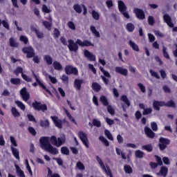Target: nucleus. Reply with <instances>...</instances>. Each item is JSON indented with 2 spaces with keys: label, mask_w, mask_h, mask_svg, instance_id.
Wrapping results in <instances>:
<instances>
[{
  "label": "nucleus",
  "mask_w": 177,
  "mask_h": 177,
  "mask_svg": "<svg viewBox=\"0 0 177 177\" xmlns=\"http://www.w3.org/2000/svg\"><path fill=\"white\" fill-rule=\"evenodd\" d=\"M20 95L24 102H28L30 100V93L27 91V88L24 87L21 88L20 91Z\"/></svg>",
  "instance_id": "nucleus-9"
},
{
  "label": "nucleus",
  "mask_w": 177,
  "mask_h": 177,
  "mask_svg": "<svg viewBox=\"0 0 177 177\" xmlns=\"http://www.w3.org/2000/svg\"><path fill=\"white\" fill-rule=\"evenodd\" d=\"M11 113L13 117H15V118H17V117H20V112H19V111H17V109L15 107H12Z\"/></svg>",
  "instance_id": "nucleus-28"
},
{
  "label": "nucleus",
  "mask_w": 177,
  "mask_h": 177,
  "mask_svg": "<svg viewBox=\"0 0 177 177\" xmlns=\"http://www.w3.org/2000/svg\"><path fill=\"white\" fill-rule=\"evenodd\" d=\"M124 171L126 172V174H132V172H133L132 167H131L128 165H126L124 166Z\"/></svg>",
  "instance_id": "nucleus-43"
},
{
  "label": "nucleus",
  "mask_w": 177,
  "mask_h": 177,
  "mask_svg": "<svg viewBox=\"0 0 177 177\" xmlns=\"http://www.w3.org/2000/svg\"><path fill=\"white\" fill-rule=\"evenodd\" d=\"M162 53H163V56H164V57H165V59H171L169 57V54H168V52H167V47H165V46H162Z\"/></svg>",
  "instance_id": "nucleus-39"
},
{
  "label": "nucleus",
  "mask_w": 177,
  "mask_h": 177,
  "mask_svg": "<svg viewBox=\"0 0 177 177\" xmlns=\"http://www.w3.org/2000/svg\"><path fill=\"white\" fill-rule=\"evenodd\" d=\"M32 75H33L34 78L35 79L36 82H37L38 85L41 88H42V89L46 91V92H47V93H49V95H52V93L50 92V91H49V89H48L46 88V86H45V85L40 81V80L38 79V76L36 75V74L34 73V71H32Z\"/></svg>",
  "instance_id": "nucleus-8"
},
{
  "label": "nucleus",
  "mask_w": 177,
  "mask_h": 177,
  "mask_svg": "<svg viewBox=\"0 0 177 177\" xmlns=\"http://www.w3.org/2000/svg\"><path fill=\"white\" fill-rule=\"evenodd\" d=\"M107 111L109 113V114H111V115H114V114H115V111L111 105L107 106Z\"/></svg>",
  "instance_id": "nucleus-49"
},
{
  "label": "nucleus",
  "mask_w": 177,
  "mask_h": 177,
  "mask_svg": "<svg viewBox=\"0 0 177 177\" xmlns=\"http://www.w3.org/2000/svg\"><path fill=\"white\" fill-rule=\"evenodd\" d=\"M120 100H122V102H124V103L127 104V107H129V106H131V102H129V100H128V97H127V95H122L120 97Z\"/></svg>",
  "instance_id": "nucleus-27"
},
{
  "label": "nucleus",
  "mask_w": 177,
  "mask_h": 177,
  "mask_svg": "<svg viewBox=\"0 0 177 177\" xmlns=\"http://www.w3.org/2000/svg\"><path fill=\"white\" fill-rule=\"evenodd\" d=\"M15 104L17 105L18 107H19V109H22L23 111L26 110V105H24V104L21 102V101H15Z\"/></svg>",
  "instance_id": "nucleus-38"
},
{
  "label": "nucleus",
  "mask_w": 177,
  "mask_h": 177,
  "mask_svg": "<svg viewBox=\"0 0 177 177\" xmlns=\"http://www.w3.org/2000/svg\"><path fill=\"white\" fill-rule=\"evenodd\" d=\"M82 8H83V10H84L83 15H86V13H88V9L85 6V5L82 4L80 6V4H75L73 6V9H74V10H75V12L77 13H82Z\"/></svg>",
  "instance_id": "nucleus-7"
},
{
  "label": "nucleus",
  "mask_w": 177,
  "mask_h": 177,
  "mask_svg": "<svg viewBox=\"0 0 177 177\" xmlns=\"http://www.w3.org/2000/svg\"><path fill=\"white\" fill-rule=\"evenodd\" d=\"M84 53L85 57H87V59L91 62H95L96 60V56L92 54V53L89 52V50H84Z\"/></svg>",
  "instance_id": "nucleus-15"
},
{
  "label": "nucleus",
  "mask_w": 177,
  "mask_h": 177,
  "mask_svg": "<svg viewBox=\"0 0 177 177\" xmlns=\"http://www.w3.org/2000/svg\"><path fill=\"white\" fill-rule=\"evenodd\" d=\"M51 119L53 120L57 128H59V129H62V128H63V122L62 121V120H59V118H57V116H51Z\"/></svg>",
  "instance_id": "nucleus-13"
},
{
  "label": "nucleus",
  "mask_w": 177,
  "mask_h": 177,
  "mask_svg": "<svg viewBox=\"0 0 177 177\" xmlns=\"http://www.w3.org/2000/svg\"><path fill=\"white\" fill-rule=\"evenodd\" d=\"M44 59L48 66L53 63V59L50 55H44Z\"/></svg>",
  "instance_id": "nucleus-26"
},
{
  "label": "nucleus",
  "mask_w": 177,
  "mask_h": 177,
  "mask_svg": "<svg viewBox=\"0 0 177 177\" xmlns=\"http://www.w3.org/2000/svg\"><path fill=\"white\" fill-rule=\"evenodd\" d=\"M165 106H166L167 107H173V109H175V107H176V106L175 105V102L172 100H170L167 103L165 102Z\"/></svg>",
  "instance_id": "nucleus-42"
},
{
  "label": "nucleus",
  "mask_w": 177,
  "mask_h": 177,
  "mask_svg": "<svg viewBox=\"0 0 177 177\" xmlns=\"http://www.w3.org/2000/svg\"><path fill=\"white\" fill-rule=\"evenodd\" d=\"M22 52L26 55L28 59H31L35 56V50L32 46L24 47L22 48Z\"/></svg>",
  "instance_id": "nucleus-3"
},
{
  "label": "nucleus",
  "mask_w": 177,
  "mask_h": 177,
  "mask_svg": "<svg viewBox=\"0 0 177 177\" xmlns=\"http://www.w3.org/2000/svg\"><path fill=\"white\" fill-rule=\"evenodd\" d=\"M40 126H41L43 128H48V127H49V120H41Z\"/></svg>",
  "instance_id": "nucleus-37"
},
{
  "label": "nucleus",
  "mask_w": 177,
  "mask_h": 177,
  "mask_svg": "<svg viewBox=\"0 0 177 177\" xmlns=\"http://www.w3.org/2000/svg\"><path fill=\"white\" fill-rule=\"evenodd\" d=\"M43 26H44V27L48 30V31H50V30H52V23L51 22H48L46 21H44L42 22Z\"/></svg>",
  "instance_id": "nucleus-31"
},
{
  "label": "nucleus",
  "mask_w": 177,
  "mask_h": 177,
  "mask_svg": "<svg viewBox=\"0 0 177 177\" xmlns=\"http://www.w3.org/2000/svg\"><path fill=\"white\" fill-rule=\"evenodd\" d=\"M64 112L67 115L68 118L70 120V121L73 122V124H77V122H75V119L73 118V116L71 115V114H70V113L68 112V111H67V109H64Z\"/></svg>",
  "instance_id": "nucleus-30"
},
{
  "label": "nucleus",
  "mask_w": 177,
  "mask_h": 177,
  "mask_svg": "<svg viewBox=\"0 0 177 177\" xmlns=\"http://www.w3.org/2000/svg\"><path fill=\"white\" fill-rule=\"evenodd\" d=\"M151 113H153V109L151 108L145 109V110L142 111L143 115H148V114H151Z\"/></svg>",
  "instance_id": "nucleus-52"
},
{
  "label": "nucleus",
  "mask_w": 177,
  "mask_h": 177,
  "mask_svg": "<svg viewBox=\"0 0 177 177\" xmlns=\"http://www.w3.org/2000/svg\"><path fill=\"white\" fill-rule=\"evenodd\" d=\"M68 42V48L70 52H78V45L79 46H82L83 48L84 46H93V44L89 41V40H84L82 41L81 39H77V41L75 42L74 40L69 39Z\"/></svg>",
  "instance_id": "nucleus-2"
},
{
  "label": "nucleus",
  "mask_w": 177,
  "mask_h": 177,
  "mask_svg": "<svg viewBox=\"0 0 177 177\" xmlns=\"http://www.w3.org/2000/svg\"><path fill=\"white\" fill-rule=\"evenodd\" d=\"M151 129H153V131H158V127L157 126V123L156 122H151Z\"/></svg>",
  "instance_id": "nucleus-60"
},
{
  "label": "nucleus",
  "mask_w": 177,
  "mask_h": 177,
  "mask_svg": "<svg viewBox=\"0 0 177 177\" xmlns=\"http://www.w3.org/2000/svg\"><path fill=\"white\" fill-rule=\"evenodd\" d=\"M143 156H145V153L140 150H137L136 151V157L137 158H143Z\"/></svg>",
  "instance_id": "nucleus-44"
},
{
  "label": "nucleus",
  "mask_w": 177,
  "mask_h": 177,
  "mask_svg": "<svg viewBox=\"0 0 177 177\" xmlns=\"http://www.w3.org/2000/svg\"><path fill=\"white\" fill-rule=\"evenodd\" d=\"M37 38H44V32H40L39 30H38L36 32H35Z\"/></svg>",
  "instance_id": "nucleus-63"
},
{
  "label": "nucleus",
  "mask_w": 177,
  "mask_h": 177,
  "mask_svg": "<svg viewBox=\"0 0 177 177\" xmlns=\"http://www.w3.org/2000/svg\"><path fill=\"white\" fill-rule=\"evenodd\" d=\"M10 147H11L12 153L14 157H15V158H17V160H20L19 150L13 147V146H11Z\"/></svg>",
  "instance_id": "nucleus-22"
},
{
  "label": "nucleus",
  "mask_w": 177,
  "mask_h": 177,
  "mask_svg": "<svg viewBox=\"0 0 177 177\" xmlns=\"http://www.w3.org/2000/svg\"><path fill=\"white\" fill-rule=\"evenodd\" d=\"M76 167L77 169H79L80 171H84L85 170V165H84V164L79 161L76 163Z\"/></svg>",
  "instance_id": "nucleus-40"
},
{
  "label": "nucleus",
  "mask_w": 177,
  "mask_h": 177,
  "mask_svg": "<svg viewBox=\"0 0 177 177\" xmlns=\"http://www.w3.org/2000/svg\"><path fill=\"white\" fill-rule=\"evenodd\" d=\"M118 9H119V12H125V10H127L128 8H127V6H125V3H124V1L119 0L118 1Z\"/></svg>",
  "instance_id": "nucleus-19"
},
{
  "label": "nucleus",
  "mask_w": 177,
  "mask_h": 177,
  "mask_svg": "<svg viewBox=\"0 0 177 177\" xmlns=\"http://www.w3.org/2000/svg\"><path fill=\"white\" fill-rule=\"evenodd\" d=\"M163 20L165 23L169 26V27L173 28L174 27V23L172 22V18H171V16H169L168 14L163 15Z\"/></svg>",
  "instance_id": "nucleus-14"
},
{
  "label": "nucleus",
  "mask_w": 177,
  "mask_h": 177,
  "mask_svg": "<svg viewBox=\"0 0 177 177\" xmlns=\"http://www.w3.org/2000/svg\"><path fill=\"white\" fill-rule=\"evenodd\" d=\"M10 82H11V84H13V85H19L20 84V79L19 78H11Z\"/></svg>",
  "instance_id": "nucleus-51"
},
{
  "label": "nucleus",
  "mask_w": 177,
  "mask_h": 177,
  "mask_svg": "<svg viewBox=\"0 0 177 177\" xmlns=\"http://www.w3.org/2000/svg\"><path fill=\"white\" fill-rule=\"evenodd\" d=\"M32 105L35 110H38V111H46L48 110L46 104H42L38 102H33Z\"/></svg>",
  "instance_id": "nucleus-6"
},
{
  "label": "nucleus",
  "mask_w": 177,
  "mask_h": 177,
  "mask_svg": "<svg viewBox=\"0 0 177 177\" xmlns=\"http://www.w3.org/2000/svg\"><path fill=\"white\" fill-rule=\"evenodd\" d=\"M53 66L55 70H57L58 71L63 70V66H62V64H60V62H59L57 61H55L53 63Z\"/></svg>",
  "instance_id": "nucleus-21"
},
{
  "label": "nucleus",
  "mask_w": 177,
  "mask_h": 177,
  "mask_svg": "<svg viewBox=\"0 0 177 177\" xmlns=\"http://www.w3.org/2000/svg\"><path fill=\"white\" fill-rule=\"evenodd\" d=\"M100 70L104 74V77H106L107 78H111V75H110V73L108 71H105L103 67H100Z\"/></svg>",
  "instance_id": "nucleus-36"
},
{
  "label": "nucleus",
  "mask_w": 177,
  "mask_h": 177,
  "mask_svg": "<svg viewBox=\"0 0 177 177\" xmlns=\"http://www.w3.org/2000/svg\"><path fill=\"white\" fill-rule=\"evenodd\" d=\"M65 73L67 75H78V69L71 65H67L65 66Z\"/></svg>",
  "instance_id": "nucleus-5"
},
{
  "label": "nucleus",
  "mask_w": 177,
  "mask_h": 177,
  "mask_svg": "<svg viewBox=\"0 0 177 177\" xmlns=\"http://www.w3.org/2000/svg\"><path fill=\"white\" fill-rule=\"evenodd\" d=\"M159 142V147L160 150H165V149H167V145H169V140L167 138H160Z\"/></svg>",
  "instance_id": "nucleus-10"
},
{
  "label": "nucleus",
  "mask_w": 177,
  "mask_h": 177,
  "mask_svg": "<svg viewBox=\"0 0 177 177\" xmlns=\"http://www.w3.org/2000/svg\"><path fill=\"white\" fill-rule=\"evenodd\" d=\"M79 138L82 142L83 145L88 149L89 148V140H88V136L84 131H79Z\"/></svg>",
  "instance_id": "nucleus-4"
},
{
  "label": "nucleus",
  "mask_w": 177,
  "mask_h": 177,
  "mask_svg": "<svg viewBox=\"0 0 177 177\" xmlns=\"http://www.w3.org/2000/svg\"><path fill=\"white\" fill-rule=\"evenodd\" d=\"M138 86L140 88V89L141 92H142V93H146V87L143 85V84L139 83L138 84Z\"/></svg>",
  "instance_id": "nucleus-58"
},
{
  "label": "nucleus",
  "mask_w": 177,
  "mask_h": 177,
  "mask_svg": "<svg viewBox=\"0 0 177 177\" xmlns=\"http://www.w3.org/2000/svg\"><path fill=\"white\" fill-rule=\"evenodd\" d=\"M10 46L12 48H17L19 46V43L13 37H10Z\"/></svg>",
  "instance_id": "nucleus-25"
},
{
  "label": "nucleus",
  "mask_w": 177,
  "mask_h": 177,
  "mask_svg": "<svg viewBox=\"0 0 177 177\" xmlns=\"http://www.w3.org/2000/svg\"><path fill=\"white\" fill-rule=\"evenodd\" d=\"M127 30L129 32H132L135 30V26L133 25V24H131V23L127 24Z\"/></svg>",
  "instance_id": "nucleus-35"
},
{
  "label": "nucleus",
  "mask_w": 177,
  "mask_h": 177,
  "mask_svg": "<svg viewBox=\"0 0 177 177\" xmlns=\"http://www.w3.org/2000/svg\"><path fill=\"white\" fill-rule=\"evenodd\" d=\"M92 88L93 91H95L96 92H99V91L102 89V86H100L99 83L93 82L92 83Z\"/></svg>",
  "instance_id": "nucleus-29"
},
{
  "label": "nucleus",
  "mask_w": 177,
  "mask_h": 177,
  "mask_svg": "<svg viewBox=\"0 0 177 177\" xmlns=\"http://www.w3.org/2000/svg\"><path fill=\"white\" fill-rule=\"evenodd\" d=\"M22 78H24L25 81H27V82H32V79L27 76V75H24V73H22Z\"/></svg>",
  "instance_id": "nucleus-57"
},
{
  "label": "nucleus",
  "mask_w": 177,
  "mask_h": 177,
  "mask_svg": "<svg viewBox=\"0 0 177 177\" xmlns=\"http://www.w3.org/2000/svg\"><path fill=\"white\" fill-rule=\"evenodd\" d=\"M145 132L147 138H149L150 139H154V136H156V133H154L153 131L151 130L150 128L145 127Z\"/></svg>",
  "instance_id": "nucleus-18"
},
{
  "label": "nucleus",
  "mask_w": 177,
  "mask_h": 177,
  "mask_svg": "<svg viewBox=\"0 0 177 177\" xmlns=\"http://www.w3.org/2000/svg\"><path fill=\"white\" fill-rule=\"evenodd\" d=\"M115 71L118 74H121L124 77H127V75H128V69L124 68L123 67H121V66H116L115 68Z\"/></svg>",
  "instance_id": "nucleus-12"
},
{
  "label": "nucleus",
  "mask_w": 177,
  "mask_h": 177,
  "mask_svg": "<svg viewBox=\"0 0 177 177\" xmlns=\"http://www.w3.org/2000/svg\"><path fill=\"white\" fill-rule=\"evenodd\" d=\"M142 149V150H147V151H153V147L151 145H143Z\"/></svg>",
  "instance_id": "nucleus-48"
},
{
  "label": "nucleus",
  "mask_w": 177,
  "mask_h": 177,
  "mask_svg": "<svg viewBox=\"0 0 177 177\" xmlns=\"http://www.w3.org/2000/svg\"><path fill=\"white\" fill-rule=\"evenodd\" d=\"M91 15L94 20H99V19H100V15H99V12H96L95 10L92 11Z\"/></svg>",
  "instance_id": "nucleus-34"
},
{
  "label": "nucleus",
  "mask_w": 177,
  "mask_h": 177,
  "mask_svg": "<svg viewBox=\"0 0 177 177\" xmlns=\"http://www.w3.org/2000/svg\"><path fill=\"white\" fill-rule=\"evenodd\" d=\"M93 124L94 127H97V128H100V127H102V122H100V120L96 119L93 120Z\"/></svg>",
  "instance_id": "nucleus-45"
},
{
  "label": "nucleus",
  "mask_w": 177,
  "mask_h": 177,
  "mask_svg": "<svg viewBox=\"0 0 177 177\" xmlns=\"http://www.w3.org/2000/svg\"><path fill=\"white\" fill-rule=\"evenodd\" d=\"M53 146H57V147H60V146L64 145L66 142V137H61L57 138L56 136H53L50 137H41L39 139V143L41 149L43 150H46V151H48L50 154H53L56 156V154H59V150L56 148L53 147L50 142Z\"/></svg>",
  "instance_id": "nucleus-1"
},
{
  "label": "nucleus",
  "mask_w": 177,
  "mask_h": 177,
  "mask_svg": "<svg viewBox=\"0 0 177 177\" xmlns=\"http://www.w3.org/2000/svg\"><path fill=\"white\" fill-rule=\"evenodd\" d=\"M61 152L62 154H65L66 156H68V154H70V150L66 147L61 148Z\"/></svg>",
  "instance_id": "nucleus-47"
},
{
  "label": "nucleus",
  "mask_w": 177,
  "mask_h": 177,
  "mask_svg": "<svg viewBox=\"0 0 177 177\" xmlns=\"http://www.w3.org/2000/svg\"><path fill=\"white\" fill-rule=\"evenodd\" d=\"M149 73H150L151 77H154L157 80H160V75H158V73L157 72L150 69Z\"/></svg>",
  "instance_id": "nucleus-46"
},
{
  "label": "nucleus",
  "mask_w": 177,
  "mask_h": 177,
  "mask_svg": "<svg viewBox=\"0 0 177 177\" xmlns=\"http://www.w3.org/2000/svg\"><path fill=\"white\" fill-rule=\"evenodd\" d=\"M106 5L108 9H111V8H113V6H114V3H113V0H107L106 1Z\"/></svg>",
  "instance_id": "nucleus-55"
},
{
  "label": "nucleus",
  "mask_w": 177,
  "mask_h": 177,
  "mask_svg": "<svg viewBox=\"0 0 177 177\" xmlns=\"http://www.w3.org/2000/svg\"><path fill=\"white\" fill-rule=\"evenodd\" d=\"M61 80L62 82H66V84H68V76L63 75L61 77Z\"/></svg>",
  "instance_id": "nucleus-61"
},
{
  "label": "nucleus",
  "mask_w": 177,
  "mask_h": 177,
  "mask_svg": "<svg viewBox=\"0 0 177 177\" xmlns=\"http://www.w3.org/2000/svg\"><path fill=\"white\" fill-rule=\"evenodd\" d=\"M120 13H122L124 17H125L126 19H131V16L129 15V12H128V11L124 10Z\"/></svg>",
  "instance_id": "nucleus-62"
},
{
  "label": "nucleus",
  "mask_w": 177,
  "mask_h": 177,
  "mask_svg": "<svg viewBox=\"0 0 177 177\" xmlns=\"http://www.w3.org/2000/svg\"><path fill=\"white\" fill-rule=\"evenodd\" d=\"M20 73L23 75V68L18 66L15 70V74L16 75H19Z\"/></svg>",
  "instance_id": "nucleus-56"
},
{
  "label": "nucleus",
  "mask_w": 177,
  "mask_h": 177,
  "mask_svg": "<svg viewBox=\"0 0 177 177\" xmlns=\"http://www.w3.org/2000/svg\"><path fill=\"white\" fill-rule=\"evenodd\" d=\"M84 84L83 80L75 79L74 81L73 86L75 88L76 91H81V86Z\"/></svg>",
  "instance_id": "nucleus-17"
},
{
  "label": "nucleus",
  "mask_w": 177,
  "mask_h": 177,
  "mask_svg": "<svg viewBox=\"0 0 177 177\" xmlns=\"http://www.w3.org/2000/svg\"><path fill=\"white\" fill-rule=\"evenodd\" d=\"M90 30L91 32L97 37V38H100V33H99V31L96 30V27L93 26H90Z\"/></svg>",
  "instance_id": "nucleus-23"
},
{
  "label": "nucleus",
  "mask_w": 177,
  "mask_h": 177,
  "mask_svg": "<svg viewBox=\"0 0 177 177\" xmlns=\"http://www.w3.org/2000/svg\"><path fill=\"white\" fill-rule=\"evenodd\" d=\"M129 45L132 48L133 50H135L136 52H139V46L135 42L130 40L129 41Z\"/></svg>",
  "instance_id": "nucleus-24"
},
{
  "label": "nucleus",
  "mask_w": 177,
  "mask_h": 177,
  "mask_svg": "<svg viewBox=\"0 0 177 177\" xmlns=\"http://www.w3.org/2000/svg\"><path fill=\"white\" fill-rule=\"evenodd\" d=\"M100 102H102L104 106H109V101L107 100V97L106 96L102 95L100 98Z\"/></svg>",
  "instance_id": "nucleus-33"
},
{
  "label": "nucleus",
  "mask_w": 177,
  "mask_h": 177,
  "mask_svg": "<svg viewBox=\"0 0 177 177\" xmlns=\"http://www.w3.org/2000/svg\"><path fill=\"white\" fill-rule=\"evenodd\" d=\"M154 23H156L154 17L153 16H149L148 17V24H149V26H153Z\"/></svg>",
  "instance_id": "nucleus-54"
},
{
  "label": "nucleus",
  "mask_w": 177,
  "mask_h": 177,
  "mask_svg": "<svg viewBox=\"0 0 177 177\" xmlns=\"http://www.w3.org/2000/svg\"><path fill=\"white\" fill-rule=\"evenodd\" d=\"M42 11L44 13H50V9L48 8V6L46 5H43Z\"/></svg>",
  "instance_id": "nucleus-59"
},
{
  "label": "nucleus",
  "mask_w": 177,
  "mask_h": 177,
  "mask_svg": "<svg viewBox=\"0 0 177 177\" xmlns=\"http://www.w3.org/2000/svg\"><path fill=\"white\" fill-rule=\"evenodd\" d=\"M19 39L21 42L24 43L25 45H27V44H28V38H27L24 35H21Z\"/></svg>",
  "instance_id": "nucleus-53"
},
{
  "label": "nucleus",
  "mask_w": 177,
  "mask_h": 177,
  "mask_svg": "<svg viewBox=\"0 0 177 177\" xmlns=\"http://www.w3.org/2000/svg\"><path fill=\"white\" fill-rule=\"evenodd\" d=\"M54 37L55 38H59V37H60V31H59L57 28L54 30Z\"/></svg>",
  "instance_id": "nucleus-64"
},
{
  "label": "nucleus",
  "mask_w": 177,
  "mask_h": 177,
  "mask_svg": "<svg viewBox=\"0 0 177 177\" xmlns=\"http://www.w3.org/2000/svg\"><path fill=\"white\" fill-rule=\"evenodd\" d=\"M104 134L109 139V140H114V138H113V135H111V133H110V131L106 129L104 131Z\"/></svg>",
  "instance_id": "nucleus-41"
},
{
  "label": "nucleus",
  "mask_w": 177,
  "mask_h": 177,
  "mask_svg": "<svg viewBox=\"0 0 177 177\" xmlns=\"http://www.w3.org/2000/svg\"><path fill=\"white\" fill-rule=\"evenodd\" d=\"M160 174L162 175V176H167V174H168V168L165 167H162L160 171Z\"/></svg>",
  "instance_id": "nucleus-32"
},
{
  "label": "nucleus",
  "mask_w": 177,
  "mask_h": 177,
  "mask_svg": "<svg viewBox=\"0 0 177 177\" xmlns=\"http://www.w3.org/2000/svg\"><path fill=\"white\" fill-rule=\"evenodd\" d=\"M134 13L136 14V17L140 20H144L146 19V16L145 15V12L139 8H134Z\"/></svg>",
  "instance_id": "nucleus-11"
},
{
  "label": "nucleus",
  "mask_w": 177,
  "mask_h": 177,
  "mask_svg": "<svg viewBox=\"0 0 177 177\" xmlns=\"http://www.w3.org/2000/svg\"><path fill=\"white\" fill-rule=\"evenodd\" d=\"M163 106H165V102L154 100L153 102V109H155V110H157L158 111H160V107H162Z\"/></svg>",
  "instance_id": "nucleus-16"
},
{
  "label": "nucleus",
  "mask_w": 177,
  "mask_h": 177,
  "mask_svg": "<svg viewBox=\"0 0 177 177\" xmlns=\"http://www.w3.org/2000/svg\"><path fill=\"white\" fill-rule=\"evenodd\" d=\"M15 167L16 168L17 174L19 177H26V175L24 174V171H23L21 169H20V167H19V165H15Z\"/></svg>",
  "instance_id": "nucleus-20"
},
{
  "label": "nucleus",
  "mask_w": 177,
  "mask_h": 177,
  "mask_svg": "<svg viewBox=\"0 0 177 177\" xmlns=\"http://www.w3.org/2000/svg\"><path fill=\"white\" fill-rule=\"evenodd\" d=\"M99 139H100V140H101V142H103V143H104V145H105V146H106V147H109L110 144L109 143V140H107V139H106V138H104L103 136H100Z\"/></svg>",
  "instance_id": "nucleus-50"
}]
</instances>
